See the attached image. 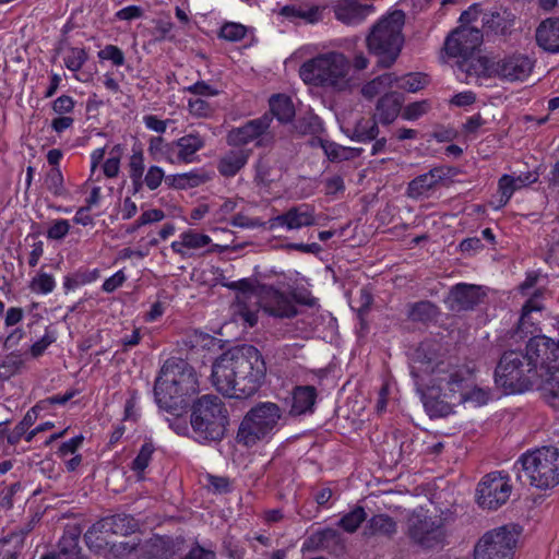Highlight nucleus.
I'll return each mask as SVG.
<instances>
[{"instance_id": "69168bd1", "label": "nucleus", "mask_w": 559, "mask_h": 559, "mask_svg": "<svg viewBox=\"0 0 559 559\" xmlns=\"http://www.w3.org/2000/svg\"><path fill=\"white\" fill-rule=\"evenodd\" d=\"M302 345L299 343H289L277 346L275 356L280 359H292L298 357Z\"/></svg>"}, {"instance_id": "39448f33", "label": "nucleus", "mask_w": 559, "mask_h": 559, "mask_svg": "<svg viewBox=\"0 0 559 559\" xmlns=\"http://www.w3.org/2000/svg\"><path fill=\"white\" fill-rule=\"evenodd\" d=\"M283 412L273 402H260L243 416L237 441L246 448L269 443L281 428Z\"/></svg>"}, {"instance_id": "423d86ee", "label": "nucleus", "mask_w": 559, "mask_h": 559, "mask_svg": "<svg viewBox=\"0 0 559 559\" xmlns=\"http://www.w3.org/2000/svg\"><path fill=\"white\" fill-rule=\"evenodd\" d=\"M404 23V12L392 11L381 17L367 36L368 49L378 57L381 67H390L397 59L404 44L402 34Z\"/></svg>"}, {"instance_id": "72a5a7b5", "label": "nucleus", "mask_w": 559, "mask_h": 559, "mask_svg": "<svg viewBox=\"0 0 559 559\" xmlns=\"http://www.w3.org/2000/svg\"><path fill=\"white\" fill-rule=\"evenodd\" d=\"M248 153L243 150L230 151L218 162L217 169L224 177H234L248 162Z\"/></svg>"}, {"instance_id": "9b49d317", "label": "nucleus", "mask_w": 559, "mask_h": 559, "mask_svg": "<svg viewBox=\"0 0 559 559\" xmlns=\"http://www.w3.org/2000/svg\"><path fill=\"white\" fill-rule=\"evenodd\" d=\"M558 354L559 341L546 335L534 336L527 342L524 356L530 367L535 369L537 381L559 369Z\"/></svg>"}, {"instance_id": "49530a36", "label": "nucleus", "mask_w": 559, "mask_h": 559, "mask_svg": "<svg viewBox=\"0 0 559 559\" xmlns=\"http://www.w3.org/2000/svg\"><path fill=\"white\" fill-rule=\"evenodd\" d=\"M366 512L361 507H356L350 512L346 513L338 521V525L348 533H354L359 525L365 521Z\"/></svg>"}, {"instance_id": "338daca9", "label": "nucleus", "mask_w": 559, "mask_h": 559, "mask_svg": "<svg viewBox=\"0 0 559 559\" xmlns=\"http://www.w3.org/2000/svg\"><path fill=\"white\" fill-rule=\"evenodd\" d=\"M55 341V334L52 332L46 331L43 337L31 346L32 356L35 358L39 357Z\"/></svg>"}, {"instance_id": "5fc2aeb1", "label": "nucleus", "mask_w": 559, "mask_h": 559, "mask_svg": "<svg viewBox=\"0 0 559 559\" xmlns=\"http://www.w3.org/2000/svg\"><path fill=\"white\" fill-rule=\"evenodd\" d=\"M430 103L428 100H420L408 104L402 111L404 120L414 121L426 115L430 110Z\"/></svg>"}, {"instance_id": "5701e85b", "label": "nucleus", "mask_w": 559, "mask_h": 559, "mask_svg": "<svg viewBox=\"0 0 559 559\" xmlns=\"http://www.w3.org/2000/svg\"><path fill=\"white\" fill-rule=\"evenodd\" d=\"M138 528L136 521L127 514H117L102 519L95 523L85 534V538L91 540L97 533L128 535Z\"/></svg>"}, {"instance_id": "ea45409f", "label": "nucleus", "mask_w": 559, "mask_h": 559, "mask_svg": "<svg viewBox=\"0 0 559 559\" xmlns=\"http://www.w3.org/2000/svg\"><path fill=\"white\" fill-rule=\"evenodd\" d=\"M129 177L135 189L139 191L142 188V177L145 173V158L141 148H133L129 158Z\"/></svg>"}, {"instance_id": "f257e3e1", "label": "nucleus", "mask_w": 559, "mask_h": 559, "mask_svg": "<svg viewBox=\"0 0 559 559\" xmlns=\"http://www.w3.org/2000/svg\"><path fill=\"white\" fill-rule=\"evenodd\" d=\"M266 366L253 346L228 350L212 366V383L218 392L231 399L253 395L261 386Z\"/></svg>"}, {"instance_id": "4be33fe9", "label": "nucleus", "mask_w": 559, "mask_h": 559, "mask_svg": "<svg viewBox=\"0 0 559 559\" xmlns=\"http://www.w3.org/2000/svg\"><path fill=\"white\" fill-rule=\"evenodd\" d=\"M483 297L484 293L479 286L459 283L451 288L445 304L452 311L469 310L478 305Z\"/></svg>"}, {"instance_id": "393cba45", "label": "nucleus", "mask_w": 559, "mask_h": 559, "mask_svg": "<svg viewBox=\"0 0 559 559\" xmlns=\"http://www.w3.org/2000/svg\"><path fill=\"white\" fill-rule=\"evenodd\" d=\"M176 140L166 141L163 136H151L147 143V153L155 162H165L170 165H180Z\"/></svg>"}, {"instance_id": "052dcab7", "label": "nucleus", "mask_w": 559, "mask_h": 559, "mask_svg": "<svg viewBox=\"0 0 559 559\" xmlns=\"http://www.w3.org/2000/svg\"><path fill=\"white\" fill-rule=\"evenodd\" d=\"M75 100L69 95H61L51 104V109L57 116L69 115L73 112Z\"/></svg>"}, {"instance_id": "0eeeda50", "label": "nucleus", "mask_w": 559, "mask_h": 559, "mask_svg": "<svg viewBox=\"0 0 559 559\" xmlns=\"http://www.w3.org/2000/svg\"><path fill=\"white\" fill-rule=\"evenodd\" d=\"M190 423L195 440L217 441L225 435L228 413L218 396L206 394L194 402Z\"/></svg>"}, {"instance_id": "7c9ffc66", "label": "nucleus", "mask_w": 559, "mask_h": 559, "mask_svg": "<svg viewBox=\"0 0 559 559\" xmlns=\"http://www.w3.org/2000/svg\"><path fill=\"white\" fill-rule=\"evenodd\" d=\"M442 179V170L435 168L413 179L407 187V195L418 199L426 195Z\"/></svg>"}, {"instance_id": "4c0bfd02", "label": "nucleus", "mask_w": 559, "mask_h": 559, "mask_svg": "<svg viewBox=\"0 0 559 559\" xmlns=\"http://www.w3.org/2000/svg\"><path fill=\"white\" fill-rule=\"evenodd\" d=\"M462 404L479 407L488 403L490 394L489 391L478 388L474 383V374L472 373L468 384L462 390Z\"/></svg>"}, {"instance_id": "2eb2a0df", "label": "nucleus", "mask_w": 559, "mask_h": 559, "mask_svg": "<svg viewBox=\"0 0 559 559\" xmlns=\"http://www.w3.org/2000/svg\"><path fill=\"white\" fill-rule=\"evenodd\" d=\"M272 118L264 115L248 121L241 127L235 128L228 133V143L231 145H246L255 142L259 146L270 144L274 136L270 131Z\"/></svg>"}, {"instance_id": "7ed1b4c3", "label": "nucleus", "mask_w": 559, "mask_h": 559, "mask_svg": "<svg viewBox=\"0 0 559 559\" xmlns=\"http://www.w3.org/2000/svg\"><path fill=\"white\" fill-rule=\"evenodd\" d=\"M304 83L333 92H349L358 85L347 56L341 51L321 52L305 61L299 68Z\"/></svg>"}, {"instance_id": "864d4df0", "label": "nucleus", "mask_w": 559, "mask_h": 559, "mask_svg": "<svg viewBox=\"0 0 559 559\" xmlns=\"http://www.w3.org/2000/svg\"><path fill=\"white\" fill-rule=\"evenodd\" d=\"M247 34V27L240 23H225L219 31V37L228 41H239Z\"/></svg>"}, {"instance_id": "cd10ccee", "label": "nucleus", "mask_w": 559, "mask_h": 559, "mask_svg": "<svg viewBox=\"0 0 559 559\" xmlns=\"http://www.w3.org/2000/svg\"><path fill=\"white\" fill-rule=\"evenodd\" d=\"M536 180L537 175L531 173L516 177L503 175L499 180V204L496 205L495 209L499 210L500 207L504 206L516 190L526 187Z\"/></svg>"}, {"instance_id": "37998d69", "label": "nucleus", "mask_w": 559, "mask_h": 559, "mask_svg": "<svg viewBox=\"0 0 559 559\" xmlns=\"http://www.w3.org/2000/svg\"><path fill=\"white\" fill-rule=\"evenodd\" d=\"M44 183L47 190L56 197H62L67 193L60 167H52L47 173Z\"/></svg>"}, {"instance_id": "bb28decb", "label": "nucleus", "mask_w": 559, "mask_h": 559, "mask_svg": "<svg viewBox=\"0 0 559 559\" xmlns=\"http://www.w3.org/2000/svg\"><path fill=\"white\" fill-rule=\"evenodd\" d=\"M324 7L314 4H290L281 8L280 15L290 22L304 21L308 24H316L323 17Z\"/></svg>"}, {"instance_id": "774afa93", "label": "nucleus", "mask_w": 559, "mask_h": 559, "mask_svg": "<svg viewBox=\"0 0 559 559\" xmlns=\"http://www.w3.org/2000/svg\"><path fill=\"white\" fill-rule=\"evenodd\" d=\"M43 559H83L76 544L73 543L70 548H61L56 555L45 556Z\"/></svg>"}, {"instance_id": "ddd939ff", "label": "nucleus", "mask_w": 559, "mask_h": 559, "mask_svg": "<svg viewBox=\"0 0 559 559\" xmlns=\"http://www.w3.org/2000/svg\"><path fill=\"white\" fill-rule=\"evenodd\" d=\"M512 491L510 477L504 472H492L477 486V502L484 509L496 510L504 504Z\"/></svg>"}, {"instance_id": "a211bd4d", "label": "nucleus", "mask_w": 559, "mask_h": 559, "mask_svg": "<svg viewBox=\"0 0 559 559\" xmlns=\"http://www.w3.org/2000/svg\"><path fill=\"white\" fill-rule=\"evenodd\" d=\"M261 307L270 316L276 318H292L296 311L293 298L272 286H261Z\"/></svg>"}, {"instance_id": "79ce46f5", "label": "nucleus", "mask_w": 559, "mask_h": 559, "mask_svg": "<svg viewBox=\"0 0 559 559\" xmlns=\"http://www.w3.org/2000/svg\"><path fill=\"white\" fill-rule=\"evenodd\" d=\"M367 528L372 535L390 536L396 532V523L386 514H377L369 520Z\"/></svg>"}, {"instance_id": "aec40b11", "label": "nucleus", "mask_w": 559, "mask_h": 559, "mask_svg": "<svg viewBox=\"0 0 559 559\" xmlns=\"http://www.w3.org/2000/svg\"><path fill=\"white\" fill-rule=\"evenodd\" d=\"M533 70V61L524 55H512L495 61V76L508 82H523Z\"/></svg>"}, {"instance_id": "9d476101", "label": "nucleus", "mask_w": 559, "mask_h": 559, "mask_svg": "<svg viewBox=\"0 0 559 559\" xmlns=\"http://www.w3.org/2000/svg\"><path fill=\"white\" fill-rule=\"evenodd\" d=\"M237 289L230 313L235 322L246 328H252L258 323L261 307L260 287L254 286L250 280L243 278L233 283Z\"/></svg>"}, {"instance_id": "412c9836", "label": "nucleus", "mask_w": 559, "mask_h": 559, "mask_svg": "<svg viewBox=\"0 0 559 559\" xmlns=\"http://www.w3.org/2000/svg\"><path fill=\"white\" fill-rule=\"evenodd\" d=\"M271 228L282 227L296 230L316 224L314 209L308 204H300L288 209L285 213L270 221Z\"/></svg>"}, {"instance_id": "2f4dec72", "label": "nucleus", "mask_w": 559, "mask_h": 559, "mask_svg": "<svg viewBox=\"0 0 559 559\" xmlns=\"http://www.w3.org/2000/svg\"><path fill=\"white\" fill-rule=\"evenodd\" d=\"M317 399V390L311 385L297 386L293 391L290 413L302 415L313 411Z\"/></svg>"}, {"instance_id": "8fccbe9b", "label": "nucleus", "mask_w": 559, "mask_h": 559, "mask_svg": "<svg viewBox=\"0 0 559 559\" xmlns=\"http://www.w3.org/2000/svg\"><path fill=\"white\" fill-rule=\"evenodd\" d=\"M426 76L420 73H409L401 79H397L395 76L394 81V84H396L397 87L412 93L421 90L426 85Z\"/></svg>"}, {"instance_id": "1a4fd4ad", "label": "nucleus", "mask_w": 559, "mask_h": 559, "mask_svg": "<svg viewBox=\"0 0 559 559\" xmlns=\"http://www.w3.org/2000/svg\"><path fill=\"white\" fill-rule=\"evenodd\" d=\"M496 384L507 393H522L537 385L536 371L522 352H506L495 371Z\"/></svg>"}, {"instance_id": "f704fd0d", "label": "nucleus", "mask_w": 559, "mask_h": 559, "mask_svg": "<svg viewBox=\"0 0 559 559\" xmlns=\"http://www.w3.org/2000/svg\"><path fill=\"white\" fill-rule=\"evenodd\" d=\"M537 386L546 402L551 407L559 409V369H556L549 376L538 381Z\"/></svg>"}, {"instance_id": "f03ea898", "label": "nucleus", "mask_w": 559, "mask_h": 559, "mask_svg": "<svg viewBox=\"0 0 559 559\" xmlns=\"http://www.w3.org/2000/svg\"><path fill=\"white\" fill-rule=\"evenodd\" d=\"M418 371L426 374L420 378L425 385L423 402L431 417L448 416L453 413L454 407L462 405V390L468 384L471 368L448 361L432 365L428 360Z\"/></svg>"}, {"instance_id": "a19ab883", "label": "nucleus", "mask_w": 559, "mask_h": 559, "mask_svg": "<svg viewBox=\"0 0 559 559\" xmlns=\"http://www.w3.org/2000/svg\"><path fill=\"white\" fill-rule=\"evenodd\" d=\"M271 112L281 122H288L295 116V108L292 99L285 95H276L270 99Z\"/></svg>"}, {"instance_id": "f3484780", "label": "nucleus", "mask_w": 559, "mask_h": 559, "mask_svg": "<svg viewBox=\"0 0 559 559\" xmlns=\"http://www.w3.org/2000/svg\"><path fill=\"white\" fill-rule=\"evenodd\" d=\"M170 248L180 258L190 259L215 252L217 246L212 243V238L209 235L187 229L170 243Z\"/></svg>"}, {"instance_id": "0e129e2a", "label": "nucleus", "mask_w": 559, "mask_h": 559, "mask_svg": "<svg viewBox=\"0 0 559 559\" xmlns=\"http://www.w3.org/2000/svg\"><path fill=\"white\" fill-rule=\"evenodd\" d=\"M186 180L189 182V189L199 187L209 180L212 176L203 169H192L188 173H183Z\"/></svg>"}, {"instance_id": "6e6d98bb", "label": "nucleus", "mask_w": 559, "mask_h": 559, "mask_svg": "<svg viewBox=\"0 0 559 559\" xmlns=\"http://www.w3.org/2000/svg\"><path fill=\"white\" fill-rule=\"evenodd\" d=\"M121 150L116 146L111 150L109 157L104 162L103 171L107 178H116L120 170Z\"/></svg>"}, {"instance_id": "20e7f679", "label": "nucleus", "mask_w": 559, "mask_h": 559, "mask_svg": "<svg viewBox=\"0 0 559 559\" xmlns=\"http://www.w3.org/2000/svg\"><path fill=\"white\" fill-rule=\"evenodd\" d=\"M199 393L195 371L183 360L164 362L155 381L154 394L160 408L169 412L183 409Z\"/></svg>"}, {"instance_id": "c03bdc74", "label": "nucleus", "mask_w": 559, "mask_h": 559, "mask_svg": "<svg viewBox=\"0 0 559 559\" xmlns=\"http://www.w3.org/2000/svg\"><path fill=\"white\" fill-rule=\"evenodd\" d=\"M395 75L392 73H385L377 79L372 80L362 87V94L366 97H373L374 95L383 92L386 87L393 86Z\"/></svg>"}, {"instance_id": "a18cd8bd", "label": "nucleus", "mask_w": 559, "mask_h": 559, "mask_svg": "<svg viewBox=\"0 0 559 559\" xmlns=\"http://www.w3.org/2000/svg\"><path fill=\"white\" fill-rule=\"evenodd\" d=\"M165 170L158 165H151L142 177V187L145 186L148 190L154 191L158 189L163 181H166Z\"/></svg>"}, {"instance_id": "09e8293b", "label": "nucleus", "mask_w": 559, "mask_h": 559, "mask_svg": "<svg viewBox=\"0 0 559 559\" xmlns=\"http://www.w3.org/2000/svg\"><path fill=\"white\" fill-rule=\"evenodd\" d=\"M56 287V281L48 273H38L29 283V289L38 295H48Z\"/></svg>"}, {"instance_id": "4d7b16f0", "label": "nucleus", "mask_w": 559, "mask_h": 559, "mask_svg": "<svg viewBox=\"0 0 559 559\" xmlns=\"http://www.w3.org/2000/svg\"><path fill=\"white\" fill-rule=\"evenodd\" d=\"M97 57L100 60H109L116 67L124 64V55L122 50L115 45H106L102 50L98 51Z\"/></svg>"}, {"instance_id": "13d9d810", "label": "nucleus", "mask_w": 559, "mask_h": 559, "mask_svg": "<svg viewBox=\"0 0 559 559\" xmlns=\"http://www.w3.org/2000/svg\"><path fill=\"white\" fill-rule=\"evenodd\" d=\"M41 408H43L41 404L38 403L37 405H35L32 409H29L26 413V415L24 416L21 424L16 427V433L14 436H10L8 438V441L10 443L14 444L17 442L20 436L24 433L25 428L31 426L34 423V420L36 419L38 409H41Z\"/></svg>"}, {"instance_id": "603ef678", "label": "nucleus", "mask_w": 559, "mask_h": 559, "mask_svg": "<svg viewBox=\"0 0 559 559\" xmlns=\"http://www.w3.org/2000/svg\"><path fill=\"white\" fill-rule=\"evenodd\" d=\"M438 313V308L430 301H420L415 304L411 310L413 320L427 321L433 319Z\"/></svg>"}, {"instance_id": "b1692460", "label": "nucleus", "mask_w": 559, "mask_h": 559, "mask_svg": "<svg viewBox=\"0 0 559 559\" xmlns=\"http://www.w3.org/2000/svg\"><path fill=\"white\" fill-rule=\"evenodd\" d=\"M335 19L346 25H358L374 12V7L361 0H338L333 5Z\"/></svg>"}, {"instance_id": "f8f14e48", "label": "nucleus", "mask_w": 559, "mask_h": 559, "mask_svg": "<svg viewBox=\"0 0 559 559\" xmlns=\"http://www.w3.org/2000/svg\"><path fill=\"white\" fill-rule=\"evenodd\" d=\"M515 534L506 526L487 532L474 549V559H513Z\"/></svg>"}, {"instance_id": "e433bc0d", "label": "nucleus", "mask_w": 559, "mask_h": 559, "mask_svg": "<svg viewBox=\"0 0 559 559\" xmlns=\"http://www.w3.org/2000/svg\"><path fill=\"white\" fill-rule=\"evenodd\" d=\"M321 147L331 162L348 160L359 156L361 152V148L343 146L330 141H322Z\"/></svg>"}, {"instance_id": "4468645a", "label": "nucleus", "mask_w": 559, "mask_h": 559, "mask_svg": "<svg viewBox=\"0 0 559 559\" xmlns=\"http://www.w3.org/2000/svg\"><path fill=\"white\" fill-rule=\"evenodd\" d=\"M409 536L412 540L423 548H435L443 544L445 528L441 516L414 515L411 519Z\"/></svg>"}, {"instance_id": "473e14b6", "label": "nucleus", "mask_w": 559, "mask_h": 559, "mask_svg": "<svg viewBox=\"0 0 559 559\" xmlns=\"http://www.w3.org/2000/svg\"><path fill=\"white\" fill-rule=\"evenodd\" d=\"M88 55L84 48L71 47L63 55V62L68 70L74 72V79L80 82H88L91 74L80 72L84 63L87 61Z\"/></svg>"}, {"instance_id": "c756f323", "label": "nucleus", "mask_w": 559, "mask_h": 559, "mask_svg": "<svg viewBox=\"0 0 559 559\" xmlns=\"http://www.w3.org/2000/svg\"><path fill=\"white\" fill-rule=\"evenodd\" d=\"M402 96L399 93H386L377 103L376 118L382 124L392 123L399 116L402 106Z\"/></svg>"}, {"instance_id": "58836bf2", "label": "nucleus", "mask_w": 559, "mask_h": 559, "mask_svg": "<svg viewBox=\"0 0 559 559\" xmlns=\"http://www.w3.org/2000/svg\"><path fill=\"white\" fill-rule=\"evenodd\" d=\"M280 171L274 168L272 160L261 158L255 166L254 182L261 189H266L272 182L278 179Z\"/></svg>"}, {"instance_id": "a878e982", "label": "nucleus", "mask_w": 559, "mask_h": 559, "mask_svg": "<svg viewBox=\"0 0 559 559\" xmlns=\"http://www.w3.org/2000/svg\"><path fill=\"white\" fill-rule=\"evenodd\" d=\"M180 165L199 162L198 153L205 147V138L199 132H191L176 139Z\"/></svg>"}, {"instance_id": "3c124183", "label": "nucleus", "mask_w": 559, "mask_h": 559, "mask_svg": "<svg viewBox=\"0 0 559 559\" xmlns=\"http://www.w3.org/2000/svg\"><path fill=\"white\" fill-rule=\"evenodd\" d=\"M154 452V447L151 443H144L136 457L132 462V469L138 473L139 478H142V474L144 473L145 468L148 466L152 455Z\"/></svg>"}, {"instance_id": "c9c22d12", "label": "nucleus", "mask_w": 559, "mask_h": 559, "mask_svg": "<svg viewBox=\"0 0 559 559\" xmlns=\"http://www.w3.org/2000/svg\"><path fill=\"white\" fill-rule=\"evenodd\" d=\"M379 134L377 121L372 118L361 117L358 119L353 128L352 140L357 142H371L376 140Z\"/></svg>"}, {"instance_id": "680f3d73", "label": "nucleus", "mask_w": 559, "mask_h": 559, "mask_svg": "<svg viewBox=\"0 0 559 559\" xmlns=\"http://www.w3.org/2000/svg\"><path fill=\"white\" fill-rule=\"evenodd\" d=\"M185 91L194 95V97H204V96H216L218 95V90L205 83L204 81H198L197 83L185 87Z\"/></svg>"}, {"instance_id": "bf43d9fd", "label": "nucleus", "mask_w": 559, "mask_h": 559, "mask_svg": "<svg viewBox=\"0 0 559 559\" xmlns=\"http://www.w3.org/2000/svg\"><path fill=\"white\" fill-rule=\"evenodd\" d=\"M70 227L71 226L68 219H56L47 229V238L52 240H61L68 235Z\"/></svg>"}, {"instance_id": "e2e57ef3", "label": "nucleus", "mask_w": 559, "mask_h": 559, "mask_svg": "<svg viewBox=\"0 0 559 559\" xmlns=\"http://www.w3.org/2000/svg\"><path fill=\"white\" fill-rule=\"evenodd\" d=\"M22 366L23 361L20 357L10 356L0 365V377L8 379L16 373L22 368Z\"/></svg>"}, {"instance_id": "6e6552de", "label": "nucleus", "mask_w": 559, "mask_h": 559, "mask_svg": "<svg viewBox=\"0 0 559 559\" xmlns=\"http://www.w3.org/2000/svg\"><path fill=\"white\" fill-rule=\"evenodd\" d=\"M515 466L528 483L538 489H548L559 484V449L542 447L523 453Z\"/></svg>"}, {"instance_id": "de8ad7c7", "label": "nucleus", "mask_w": 559, "mask_h": 559, "mask_svg": "<svg viewBox=\"0 0 559 559\" xmlns=\"http://www.w3.org/2000/svg\"><path fill=\"white\" fill-rule=\"evenodd\" d=\"M188 111L195 118H210L214 114L215 107L202 97H190Z\"/></svg>"}, {"instance_id": "dca6fc26", "label": "nucleus", "mask_w": 559, "mask_h": 559, "mask_svg": "<svg viewBox=\"0 0 559 559\" xmlns=\"http://www.w3.org/2000/svg\"><path fill=\"white\" fill-rule=\"evenodd\" d=\"M483 43V33L478 27L462 25L453 31L444 43L445 52L451 57L465 58Z\"/></svg>"}, {"instance_id": "c85d7f7f", "label": "nucleus", "mask_w": 559, "mask_h": 559, "mask_svg": "<svg viewBox=\"0 0 559 559\" xmlns=\"http://www.w3.org/2000/svg\"><path fill=\"white\" fill-rule=\"evenodd\" d=\"M539 47L549 52H559V19L550 17L543 21L536 31Z\"/></svg>"}, {"instance_id": "6ab92c4d", "label": "nucleus", "mask_w": 559, "mask_h": 559, "mask_svg": "<svg viewBox=\"0 0 559 559\" xmlns=\"http://www.w3.org/2000/svg\"><path fill=\"white\" fill-rule=\"evenodd\" d=\"M455 74L462 82L477 83L481 79L495 76V61L487 57L471 55L457 61Z\"/></svg>"}]
</instances>
